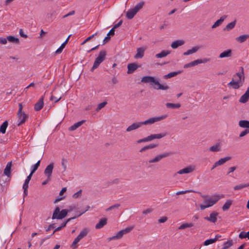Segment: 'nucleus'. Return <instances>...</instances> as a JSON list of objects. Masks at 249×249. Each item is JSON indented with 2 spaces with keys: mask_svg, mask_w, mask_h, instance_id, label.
I'll list each match as a JSON object with an SVG mask.
<instances>
[{
  "mask_svg": "<svg viewBox=\"0 0 249 249\" xmlns=\"http://www.w3.org/2000/svg\"><path fill=\"white\" fill-rule=\"evenodd\" d=\"M240 72H236L233 75L231 81L228 84L229 86H231L235 89H238L242 86L245 81L244 68L240 67Z\"/></svg>",
  "mask_w": 249,
  "mask_h": 249,
  "instance_id": "nucleus-1",
  "label": "nucleus"
},
{
  "mask_svg": "<svg viewBox=\"0 0 249 249\" xmlns=\"http://www.w3.org/2000/svg\"><path fill=\"white\" fill-rule=\"evenodd\" d=\"M201 197L205 201L203 204L200 205V208L201 210H203L216 204L220 198L224 197V195L223 194L215 195L211 197L208 195H201Z\"/></svg>",
  "mask_w": 249,
  "mask_h": 249,
  "instance_id": "nucleus-2",
  "label": "nucleus"
},
{
  "mask_svg": "<svg viewBox=\"0 0 249 249\" xmlns=\"http://www.w3.org/2000/svg\"><path fill=\"white\" fill-rule=\"evenodd\" d=\"M141 82L144 83H149L154 89L157 90H167L169 89V87L168 85L166 84H160L159 80H157L153 76H144L142 78Z\"/></svg>",
  "mask_w": 249,
  "mask_h": 249,
  "instance_id": "nucleus-3",
  "label": "nucleus"
},
{
  "mask_svg": "<svg viewBox=\"0 0 249 249\" xmlns=\"http://www.w3.org/2000/svg\"><path fill=\"white\" fill-rule=\"evenodd\" d=\"M23 105L22 103L18 104V110L17 113V117L18 118V124L19 126L24 124L26 120L28 118V115L22 111Z\"/></svg>",
  "mask_w": 249,
  "mask_h": 249,
  "instance_id": "nucleus-4",
  "label": "nucleus"
},
{
  "mask_svg": "<svg viewBox=\"0 0 249 249\" xmlns=\"http://www.w3.org/2000/svg\"><path fill=\"white\" fill-rule=\"evenodd\" d=\"M107 53L105 50H102L100 52L98 56L95 59L93 65L91 68L90 71H93L98 68L100 64L104 61L106 58Z\"/></svg>",
  "mask_w": 249,
  "mask_h": 249,
  "instance_id": "nucleus-5",
  "label": "nucleus"
},
{
  "mask_svg": "<svg viewBox=\"0 0 249 249\" xmlns=\"http://www.w3.org/2000/svg\"><path fill=\"white\" fill-rule=\"evenodd\" d=\"M68 213V210L63 209L60 211V208L56 207L53 211L52 218L53 219H62L66 216Z\"/></svg>",
  "mask_w": 249,
  "mask_h": 249,
  "instance_id": "nucleus-6",
  "label": "nucleus"
},
{
  "mask_svg": "<svg viewBox=\"0 0 249 249\" xmlns=\"http://www.w3.org/2000/svg\"><path fill=\"white\" fill-rule=\"evenodd\" d=\"M134 229V226H130L126 227L124 229L120 231L117 234L108 238L109 240L121 239L124 234L130 232Z\"/></svg>",
  "mask_w": 249,
  "mask_h": 249,
  "instance_id": "nucleus-7",
  "label": "nucleus"
},
{
  "mask_svg": "<svg viewBox=\"0 0 249 249\" xmlns=\"http://www.w3.org/2000/svg\"><path fill=\"white\" fill-rule=\"evenodd\" d=\"M167 117V115H163L160 116L154 117L150 118L145 121L141 122L142 125H149L154 124L156 122H160L163 120Z\"/></svg>",
  "mask_w": 249,
  "mask_h": 249,
  "instance_id": "nucleus-8",
  "label": "nucleus"
},
{
  "mask_svg": "<svg viewBox=\"0 0 249 249\" xmlns=\"http://www.w3.org/2000/svg\"><path fill=\"white\" fill-rule=\"evenodd\" d=\"M211 61L209 58H204L203 59H198L194 61L191 62L189 63L186 64L184 65L183 68L187 69L188 68L192 67L201 63H206Z\"/></svg>",
  "mask_w": 249,
  "mask_h": 249,
  "instance_id": "nucleus-9",
  "label": "nucleus"
},
{
  "mask_svg": "<svg viewBox=\"0 0 249 249\" xmlns=\"http://www.w3.org/2000/svg\"><path fill=\"white\" fill-rule=\"evenodd\" d=\"M173 154V153L172 152H165V153L158 155L155 158L150 160L148 161V162L149 163L158 162L159 161H160L161 159L166 158V157H169Z\"/></svg>",
  "mask_w": 249,
  "mask_h": 249,
  "instance_id": "nucleus-10",
  "label": "nucleus"
},
{
  "mask_svg": "<svg viewBox=\"0 0 249 249\" xmlns=\"http://www.w3.org/2000/svg\"><path fill=\"white\" fill-rule=\"evenodd\" d=\"M90 207L89 206H87L86 207V209L85 210H83L81 211H79V212H77V213H78L77 215H75L74 216V217H71V218H68L66 221L65 222H63L62 224H61V225L60 226L62 228L65 227L67 223L71 221L72 219H75L77 217H78L79 216H81L82 214H83V213H84L86 212H87V211H88V210L89 209Z\"/></svg>",
  "mask_w": 249,
  "mask_h": 249,
  "instance_id": "nucleus-11",
  "label": "nucleus"
},
{
  "mask_svg": "<svg viewBox=\"0 0 249 249\" xmlns=\"http://www.w3.org/2000/svg\"><path fill=\"white\" fill-rule=\"evenodd\" d=\"M53 163H51L50 164H49L45 169L44 174L47 178H48V179H51V176L53 173Z\"/></svg>",
  "mask_w": 249,
  "mask_h": 249,
  "instance_id": "nucleus-12",
  "label": "nucleus"
},
{
  "mask_svg": "<svg viewBox=\"0 0 249 249\" xmlns=\"http://www.w3.org/2000/svg\"><path fill=\"white\" fill-rule=\"evenodd\" d=\"M141 67L140 65H138L137 63H133L128 64L127 65V71L128 74H131L134 72L138 68Z\"/></svg>",
  "mask_w": 249,
  "mask_h": 249,
  "instance_id": "nucleus-13",
  "label": "nucleus"
},
{
  "mask_svg": "<svg viewBox=\"0 0 249 249\" xmlns=\"http://www.w3.org/2000/svg\"><path fill=\"white\" fill-rule=\"evenodd\" d=\"M195 170L194 166H189L182 169L180 170L178 172L179 174H188L193 172Z\"/></svg>",
  "mask_w": 249,
  "mask_h": 249,
  "instance_id": "nucleus-14",
  "label": "nucleus"
},
{
  "mask_svg": "<svg viewBox=\"0 0 249 249\" xmlns=\"http://www.w3.org/2000/svg\"><path fill=\"white\" fill-rule=\"evenodd\" d=\"M218 214L217 212H213L210 213L209 217H205L204 219L211 222L215 223L217 221Z\"/></svg>",
  "mask_w": 249,
  "mask_h": 249,
  "instance_id": "nucleus-15",
  "label": "nucleus"
},
{
  "mask_svg": "<svg viewBox=\"0 0 249 249\" xmlns=\"http://www.w3.org/2000/svg\"><path fill=\"white\" fill-rule=\"evenodd\" d=\"M142 124L140 122L134 123L130 125H129L126 129L127 132H130L132 130H136L140 127H141Z\"/></svg>",
  "mask_w": 249,
  "mask_h": 249,
  "instance_id": "nucleus-16",
  "label": "nucleus"
},
{
  "mask_svg": "<svg viewBox=\"0 0 249 249\" xmlns=\"http://www.w3.org/2000/svg\"><path fill=\"white\" fill-rule=\"evenodd\" d=\"M249 99V86L245 93L241 96L239 101L242 103H245L248 101Z\"/></svg>",
  "mask_w": 249,
  "mask_h": 249,
  "instance_id": "nucleus-17",
  "label": "nucleus"
},
{
  "mask_svg": "<svg viewBox=\"0 0 249 249\" xmlns=\"http://www.w3.org/2000/svg\"><path fill=\"white\" fill-rule=\"evenodd\" d=\"M44 97L42 96L39 100V101L35 105V110L36 111H39L43 107L44 102H43Z\"/></svg>",
  "mask_w": 249,
  "mask_h": 249,
  "instance_id": "nucleus-18",
  "label": "nucleus"
},
{
  "mask_svg": "<svg viewBox=\"0 0 249 249\" xmlns=\"http://www.w3.org/2000/svg\"><path fill=\"white\" fill-rule=\"evenodd\" d=\"M145 48L143 47L139 48L137 49V53L134 56L135 59L142 58L144 53Z\"/></svg>",
  "mask_w": 249,
  "mask_h": 249,
  "instance_id": "nucleus-19",
  "label": "nucleus"
},
{
  "mask_svg": "<svg viewBox=\"0 0 249 249\" xmlns=\"http://www.w3.org/2000/svg\"><path fill=\"white\" fill-rule=\"evenodd\" d=\"M107 218L106 217L101 218L99 222L95 225V229H100L107 224Z\"/></svg>",
  "mask_w": 249,
  "mask_h": 249,
  "instance_id": "nucleus-20",
  "label": "nucleus"
},
{
  "mask_svg": "<svg viewBox=\"0 0 249 249\" xmlns=\"http://www.w3.org/2000/svg\"><path fill=\"white\" fill-rule=\"evenodd\" d=\"M11 166L12 161L8 162L4 170V174L8 177H10L11 175Z\"/></svg>",
  "mask_w": 249,
  "mask_h": 249,
  "instance_id": "nucleus-21",
  "label": "nucleus"
},
{
  "mask_svg": "<svg viewBox=\"0 0 249 249\" xmlns=\"http://www.w3.org/2000/svg\"><path fill=\"white\" fill-rule=\"evenodd\" d=\"M184 43L185 42L183 40H177L172 42L171 46L173 49H176L179 46L183 45Z\"/></svg>",
  "mask_w": 249,
  "mask_h": 249,
  "instance_id": "nucleus-22",
  "label": "nucleus"
},
{
  "mask_svg": "<svg viewBox=\"0 0 249 249\" xmlns=\"http://www.w3.org/2000/svg\"><path fill=\"white\" fill-rule=\"evenodd\" d=\"M200 49V47L198 46H196L193 47L192 49L187 50L186 52L183 53L184 55H188L193 53H194L197 52L198 50Z\"/></svg>",
  "mask_w": 249,
  "mask_h": 249,
  "instance_id": "nucleus-23",
  "label": "nucleus"
},
{
  "mask_svg": "<svg viewBox=\"0 0 249 249\" xmlns=\"http://www.w3.org/2000/svg\"><path fill=\"white\" fill-rule=\"evenodd\" d=\"M167 135V133H163L160 134H151L149 135L150 141H152L155 139H161Z\"/></svg>",
  "mask_w": 249,
  "mask_h": 249,
  "instance_id": "nucleus-24",
  "label": "nucleus"
},
{
  "mask_svg": "<svg viewBox=\"0 0 249 249\" xmlns=\"http://www.w3.org/2000/svg\"><path fill=\"white\" fill-rule=\"evenodd\" d=\"M227 18V16L224 15L222 16L220 19H218L212 25V28L213 29L217 27L220 26L222 23L224 21L225 19Z\"/></svg>",
  "mask_w": 249,
  "mask_h": 249,
  "instance_id": "nucleus-25",
  "label": "nucleus"
},
{
  "mask_svg": "<svg viewBox=\"0 0 249 249\" xmlns=\"http://www.w3.org/2000/svg\"><path fill=\"white\" fill-rule=\"evenodd\" d=\"M232 52L230 49H228L221 53L219 55V57L220 58H224V57H230L231 56Z\"/></svg>",
  "mask_w": 249,
  "mask_h": 249,
  "instance_id": "nucleus-26",
  "label": "nucleus"
},
{
  "mask_svg": "<svg viewBox=\"0 0 249 249\" xmlns=\"http://www.w3.org/2000/svg\"><path fill=\"white\" fill-rule=\"evenodd\" d=\"M158 145H159L158 144H154V143L150 144L145 146L143 147H142V148H141L140 150V152L141 153L147 150L157 147L158 146Z\"/></svg>",
  "mask_w": 249,
  "mask_h": 249,
  "instance_id": "nucleus-27",
  "label": "nucleus"
},
{
  "mask_svg": "<svg viewBox=\"0 0 249 249\" xmlns=\"http://www.w3.org/2000/svg\"><path fill=\"white\" fill-rule=\"evenodd\" d=\"M249 38V35L246 34L240 36L235 38L236 41L239 43H243L246 41Z\"/></svg>",
  "mask_w": 249,
  "mask_h": 249,
  "instance_id": "nucleus-28",
  "label": "nucleus"
},
{
  "mask_svg": "<svg viewBox=\"0 0 249 249\" xmlns=\"http://www.w3.org/2000/svg\"><path fill=\"white\" fill-rule=\"evenodd\" d=\"M85 121V120H82L81 121L75 123L74 124H73L72 125L69 127V130L70 131L75 130L79 126H80L82 124H83Z\"/></svg>",
  "mask_w": 249,
  "mask_h": 249,
  "instance_id": "nucleus-29",
  "label": "nucleus"
},
{
  "mask_svg": "<svg viewBox=\"0 0 249 249\" xmlns=\"http://www.w3.org/2000/svg\"><path fill=\"white\" fill-rule=\"evenodd\" d=\"M137 12L133 8L129 10L126 15V17L128 19H132L137 14Z\"/></svg>",
  "mask_w": 249,
  "mask_h": 249,
  "instance_id": "nucleus-30",
  "label": "nucleus"
},
{
  "mask_svg": "<svg viewBox=\"0 0 249 249\" xmlns=\"http://www.w3.org/2000/svg\"><path fill=\"white\" fill-rule=\"evenodd\" d=\"M236 24V20H234L233 21L231 22V23L228 24L225 28L223 29L224 31H229L232 30L235 26Z\"/></svg>",
  "mask_w": 249,
  "mask_h": 249,
  "instance_id": "nucleus-31",
  "label": "nucleus"
},
{
  "mask_svg": "<svg viewBox=\"0 0 249 249\" xmlns=\"http://www.w3.org/2000/svg\"><path fill=\"white\" fill-rule=\"evenodd\" d=\"M209 150L212 152H219L221 151V143L220 142L217 143L216 144L210 147Z\"/></svg>",
  "mask_w": 249,
  "mask_h": 249,
  "instance_id": "nucleus-32",
  "label": "nucleus"
},
{
  "mask_svg": "<svg viewBox=\"0 0 249 249\" xmlns=\"http://www.w3.org/2000/svg\"><path fill=\"white\" fill-rule=\"evenodd\" d=\"M89 232V229L87 228H84L82 230V231L80 232L79 234L77 236V237L81 240L82 238L87 236L88 233Z\"/></svg>",
  "mask_w": 249,
  "mask_h": 249,
  "instance_id": "nucleus-33",
  "label": "nucleus"
},
{
  "mask_svg": "<svg viewBox=\"0 0 249 249\" xmlns=\"http://www.w3.org/2000/svg\"><path fill=\"white\" fill-rule=\"evenodd\" d=\"M165 106L167 108H178L181 107V105L179 103L174 104L171 103H167L165 104Z\"/></svg>",
  "mask_w": 249,
  "mask_h": 249,
  "instance_id": "nucleus-34",
  "label": "nucleus"
},
{
  "mask_svg": "<svg viewBox=\"0 0 249 249\" xmlns=\"http://www.w3.org/2000/svg\"><path fill=\"white\" fill-rule=\"evenodd\" d=\"M239 125L242 128H249V121L241 120L239 122Z\"/></svg>",
  "mask_w": 249,
  "mask_h": 249,
  "instance_id": "nucleus-35",
  "label": "nucleus"
},
{
  "mask_svg": "<svg viewBox=\"0 0 249 249\" xmlns=\"http://www.w3.org/2000/svg\"><path fill=\"white\" fill-rule=\"evenodd\" d=\"M231 159V157H226L224 158L220 159L218 161H216V163L218 166L224 164L227 161L230 160Z\"/></svg>",
  "mask_w": 249,
  "mask_h": 249,
  "instance_id": "nucleus-36",
  "label": "nucleus"
},
{
  "mask_svg": "<svg viewBox=\"0 0 249 249\" xmlns=\"http://www.w3.org/2000/svg\"><path fill=\"white\" fill-rule=\"evenodd\" d=\"M232 201L231 200H228L222 206V210L223 211L228 210L232 205Z\"/></svg>",
  "mask_w": 249,
  "mask_h": 249,
  "instance_id": "nucleus-37",
  "label": "nucleus"
},
{
  "mask_svg": "<svg viewBox=\"0 0 249 249\" xmlns=\"http://www.w3.org/2000/svg\"><path fill=\"white\" fill-rule=\"evenodd\" d=\"M8 125V123L7 121H4L0 127V133L5 134L6 132V128Z\"/></svg>",
  "mask_w": 249,
  "mask_h": 249,
  "instance_id": "nucleus-38",
  "label": "nucleus"
},
{
  "mask_svg": "<svg viewBox=\"0 0 249 249\" xmlns=\"http://www.w3.org/2000/svg\"><path fill=\"white\" fill-rule=\"evenodd\" d=\"M171 53L169 51H162L160 53L156 54L155 56L157 58H162L166 56Z\"/></svg>",
  "mask_w": 249,
  "mask_h": 249,
  "instance_id": "nucleus-39",
  "label": "nucleus"
},
{
  "mask_svg": "<svg viewBox=\"0 0 249 249\" xmlns=\"http://www.w3.org/2000/svg\"><path fill=\"white\" fill-rule=\"evenodd\" d=\"M7 40L9 42L14 43L15 44H19V40L18 38H16L14 36H9L7 37Z\"/></svg>",
  "mask_w": 249,
  "mask_h": 249,
  "instance_id": "nucleus-40",
  "label": "nucleus"
},
{
  "mask_svg": "<svg viewBox=\"0 0 249 249\" xmlns=\"http://www.w3.org/2000/svg\"><path fill=\"white\" fill-rule=\"evenodd\" d=\"M180 72H181L180 71L171 72L168 73L167 74L163 76V78L164 79L170 78L176 76L178 74H179Z\"/></svg>",
  "mask_w": 249,
  "mask_h": 249,
  "instance_id": "nucleus-41",
  "label": "nucleus"
},
{
  "mask_svg": "<svg viewBox=\"0 0 249 249\" xmlns=\"http://www.w3.org/2000/svg\"><path fill=\"white\" fill-rule=\"evenodd\" d=\"M40 160H38L35 164H34L31 167V171L30 174L33 175V174L36 172V171L38 169V167L40 165Z\"/></svg>",
  "mask_w": 249,
  "mask_h": 249,
  "instance_id": "nucleus-42",
  "label": "nucleus"
},
{
  "mask_svg": "<svg viewBox=\"0 0 249 249\" xmlns=\"http://www.w3.org/2000/svg\"><path fill=\"white\" fill-rule=\"evenodd\" d=\"M239 237L241 239L246 238L249 239V231L247 232L245 231H241L239 235Z\"/></svg>",
  "mask_w": 249,
  "mask_h": 249,
  "instance_id": "nucleus-43",
  "label": "nucleus"
},
{
  "mask_svg": "<svg viewBox=\"0 0 249 249\" xmlns=\"http://www.w3.org/2000/svg\"><path fill=\"white\" fill-rule=\"evenodd\" d=\"M249 185L246 184H242L238 185H236L234 187L233 189L234 190H239L243 189L245 187H248Z\"/></svg>",
  "mask_w": 249,
  "mask_h": 249,
  "instance_id": "nucleus-44",
  "label": "nucleus"
},
{
  "mask_svg": "<svg viewBox=\"0 0 249 249\" xmlns=\"http://www.w3.org/2000/svg\"><path fill=\"white\" fill-rule=\"evenodd\" d=\"M32 175L31 174H29L26 178L24 182V184L23 185V186H26V187H29V183L31 179V178H32Z\"/></svg>",
  "mask_w": 249,
  "mask_h": 249,
  "instance_id": "nucleus-45",
  "label": "nucleus"
},
{
  "mask_svg": "<svg viewBox=\"0 0 249 249\" xmlns=\"http://www.w3.org/2000/svg\"><path fill=\"white\" fill-rule=\"evenodd\" d=\"M144 5V2L143 1L141 2L138 3L133 8L135 11L138 12L141 8H142L143 5Z\"/></svg>",
  "mask_w": 249,
  "mask_h": 249,
  "instance_id": "nucleus-46",
  "label": "nucleus"
},
{
  "mask_svg": "<svg viewBox=\"0 0 249 249\" xmlns=\"http://www.w3.org/2000/svg\"><path fill=\"white\" fill-rule=\"evenodd\" d=\"M232 245V241H228L224 243L223 244V247L222 249H227L230 247H231Z\"/></svg>",
  "mask_w": 249,
  "mask_h": 249,
  "instance_id": "nucleus-47",
  "label": "nucleus"
},
{
  "mask_svg": "<svg viewBox=\"0 0 249 249\" xmlns=\"http://www.w3.org/2000/svg\"><path fill=\"white\" fill-rule=\"evenodd\" d=\"M107 104V102L105 101L102 103H100L97 107L96 109V110L98 112L102 108H103Z\"/></svg>",
  "mask_w": 249,
  "mask_h": 249,
  "instance_id": "nucleus-48",
  "label": "nucleus"
},
{
  "mask_svg": "<svg viewBox=\"0 0 249 249\" xmlns=\"http://www.w3.org/2000/svg\"><path fill=\"white\" fill-rule=\"evenodd\" d=\"M66 44V42H63L61 45L59 47V48L57 49V50L55 51L56 53H60L62 52L63 49L64 48L65 45Z\"/></svg>",
  "mask_w": 249,
  "mask_h": 249,
  "instance_id": "nucleus-49",
  "label": "nucleus"
},
{
  "mask_svg": "<svg viewBox=\"0 0 249 249\" xmlns=\"http://www.w3.org/2000/svg\"><path fill=\"white\" fill-rule=\"evenodd\" d=\"M149 141H151L149 136H148L145 138H142V139L138 140L137 142L141 143V142H149Z\"/></svg>",
  "mask_w": 249,
  "mask_h": 249,
  "instance_id": "nucleus-50",
  "label": "nucleus"
},
{
  "mask_svg": "<svg viewBox=\"0 0 249 249\" xmlns=\"http://www.w3.org/2000/svg\"><path fill=\"white\" fill-rule=\"evenodd\" d=\"M215 240H213V239H209L205 241V242L203 243V245L204 246H208L210 244H213Z\"/></svg>",
  "mask_w": 249,
  "mask_h": 249,
  "instance_id": "nucleus-51",
  "label": "nucleus"
},
{
  "mask_svg": "<svg viewBox=\"0 0 249 249\" xmlns=\"http://www.w3.org/2000/svg\"><path fill=\"white\" fill-rule=\"evenodd\" d=\"M120 206V204H116L114 205H112L109 207H108V208H107L106 211L107 212H108V211H111L115 208H119V207Z\"/></svg>",
  "mask_w": 249,
  "mask_h": 249,
  "instance_id": "nucleus-52",
  "label": "nucleus"
},
{
  "mask_svg": "<svg viewBox=\"0 0 249 249\" xmlns=\"http://www.w3.org/2000/svg\"><path fill=\"white\" fill-rule=\"evenodd\" d=\"M67 161L65 159H63L61 161V164L63 168V171H65L67 169Z\"/></svg>",
  "mask_w": 249,
  "mask_h": 249,
  "instance_id": "nucleus-53",
  "label": "nucleus"
},
{
  "mask_svg": "<svg viewBox=\"0 0 249 249\" xmlns=\"http://www.w3.org/2000/svg\"><path fill=\"white\" fill-rule=\"evenodd\" d=\"M190 192H194L193 190H186V191H179L176 193L177 195H183L187 193H190Z\"/></svg>",
  "mask_w": 249,
  "mask_h": 249,
  "instance_id": "nucleus-54",
  "label": "nucleus"
},
{
  "mask_svg": "<svg viewBox=\"0 0 249 249\" xmlns=\"http://www.w3.org/2000/svg\"><path fill=\"white\" fill-rule=\"evenodd\" d=\"M248 133H249V129H246L240 133L239 137H243Z\"/></svg>",
  "mask_w": 249,
  "mask_h": 249,
  "instance_id": "nucleus-55",
  "label": "nucleus"
},
{
  "mask_svg": "<svg viewBox=\"0 0 249 249\" xmlns=\"http://www.w3.org/2000/svg\"><path fill=\"white\" fill-rule=\"evenodd\" d=\"M81 194H82V190H80L77 192L75 193V194H74L73 195L72 197L74 198H77L79 196H80L81 195Z\"/></svg>",
  "mask_w": 249,
  "mask_h": 249,
  "instance_id": "nucleus-56",
  "label": "nucleus"
},
{
  "mask_svg": "<svg viewBox=\"0 0 249 249\" xmlns=\"http://www.w3.org/2000/svg\"><path fill=\"white\" fill-rule=\"evenodd\" d=\"M61 99V97H59L58 98H57L56 97H55V96H53V95H52L51 98H50V100H55L54 102L55 103H56L57 102H58L60 99Z\"/></svg>",
  "mask_w": 249,
  "mask_h": 249,
  "instance_id": "nucleus-57",
  "label": "nucleus"
},
{
  "mask_svg": "<svg viewBox=\"0 0 249 249\" xmlns=\"http://www.w3.org/2000/svg\"><path fill=\"white\" fill-rule=\"evenodd\" d=\"M7 42V39L0 37V43L1 44H6Z\"/></svg>",
  "mask_w": 249,
  "mask_h": 249,
  "instance_id": "nucleus-58",
  "label": "nucleus"
},
{
  "mask_svg": "<svg viewBox=\"0 0 249 249\" xmlns=\"http://www.w3.org/2000/svg\"><path fill=\"white\" fill-rule=\"evenodd\" d=\"M167 217L166 216H163L160 218L158 221L159 223H164L167 220Z\"/></svg>",
  "mask_w": 249,
  "mask_h": 249,
  "instance_id": "nucleus-59",
  "label": "nucleus"
},
{
  "mask_svg": "<svg viewBox=\"0 0 249 249\" xmlns=\"http://www.w3.org/2000/svg\"><path fill=\"white\" fill-rule=\"evenodd\" d=\"M187 223H185L182 224H181L178 228V230H183L185 228H187Z\"/></svg>",
  "mask_w": 249,
  "mask_h": 249,
  "instance_id": "nucleus-60",
  "label": "nucleus"
},
{
  "mask_svg": "<svg viewBox=\"0 0 249 249\" xmlns=\"http://www.w3.org/2000/svg\"><path fill=\"white\" fill-rule=\"evenodd\" d=\"M236 167L235 166L230 167L229 168V172H228L227 175H229L230 173H232L236 170Z\"/></svg>",
  "mask_w": 249,
  "mask_h": 249,
  "instance_id": "nucleus-61",
  "label": "nucleus"
},
{
  "mask_svg": "<svg viewBox=\"0 0 249 249\" xmlns=\"http://www.w3.org/2000/svg\"><path fill=\"white\" fill-rule=\"evenodd\" d=\"M28 187L22 186V188L24 190V197L28 195Z\"/></svg>",
  "mask_w": 249,
  "mask_h": 249,
  "instance_id": "nucleus-62",
  "label": "nucleus"
},
{
  "mask_svg": "<svg viewBox=\"0 0 249 249\" xmlns=\"http://www.w3.org/2000/svg\"><path fill=\"white\" fill-rule=\"evenodd\" d=\"M98 34V32L95 33V34L92 35L91 36H89L88 38L86 39V41H89L91 39H92L94 36H96Z\"/></svg>",
  "mask_w": 249,
  "mask_h": 249,
  "instance_id": "nucleus-63",
  "label": "nucleus"
},
{
  "mask_svg": "<svg viewBox=\"0 0 249 249\" xmlns=\"http://www.w3.org/2000/svg\"><path fill=\"white\" fill-rule=\"evenodd\" d=\"M54 228H55L54 224H51L48 226V228L46 230V231H48Z\"/></svg>",
  "mask_w": 249,
  "mask_h": 249,
  "instance_id": "nucleus-64",
  "label": "nucleus"
}]
</instances>
